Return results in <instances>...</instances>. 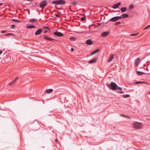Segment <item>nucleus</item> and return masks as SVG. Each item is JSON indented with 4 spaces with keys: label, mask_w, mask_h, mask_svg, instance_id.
<instances>
[{
    "label": "nucleus",
    "mask_w": 150,
    "mask_h": 150,
    "mask_svg": "<svg viewBox=\"0 0 150 150\" xmlns=\"http://www.w3.org/2000/svg\"><path fill=\"white\" fill-rule=\"evenodd\" d=\"M129 8L130 9H131L134 7V6L133 4H131L129 6Z\"/></svg>",
    "instance_id": "7c9ffc66"
},
{
    "label": "nucleus",
    "mask_w": 150,
    "mask_h": 150,
    "mask_svg": "<svg viewBox=\"0 0 150 150\" xmlns=\"http://www.w3.org/2000/svg\"><path fill=\"white\" fill-rule=\"evenodd\" d=\"M55 140H56V141L57 140V139H56Z\"/></svg>",
    "instance_id": "864d4df0"
},
{
    "label": "nucleus",
    "mask_w": 150,
    "mask_h": 150,
    "mask_svg": "<svg viewBox=\"0 0 150 150\" xmlns=\"http://www.w3.org/2000/svg\"><path fill=\"white\" fill-rule=\"evenodd\" d=\"M93 42L91 39L87 40L86 42V43L89 45H91L92 44Z\"/></svg>",
    "instance_id": "9b49d317"
},
{
    "label": "nucleus",
    "mask_w": 150,
    "mask_h": 150,
    "mask_svg": "<svg viewBox=\"0 0 150 150\" xmlns=\"http://www.w3.org/2000/svg\"><path fill=\"white\" fill-rule=\"evenodd\" d=\"M14 82H13V81L11 82V83H8V85H9V86H10V85H13L14 84Z\"/></svg>",
    "instance_id": "e433bc0d"
},
{
    "label": "nucleus",
    "mask_w": 150,
    "mask_h": 150,
    "mask_svg": "<svg viewBox=\"0 0 150 150\" xmlns=\"http://www.w3.org/2000/svg\"><path fill=\"white\" fill-rule=\"evenodd\" d=\"M121 23V22L120 21H118L117 22H116L115 23V25H117L119 24H120Z\"/></svg>",
    "instance_id": "c85d7f7f"
},
{
    "label": "nucleus",
    "mask_w": 150,
    "mask_h": 150,
    "mask_svg": "<svg viewBox=\"0 0 150 150\" xmlns=\"http://www.w3.org/2000/svg\"><path fill=\"white\" fill-rule=\"evenodd\" d=\"M106 85L110 89L113 90H117V85L116 83L113 82H112L110 83V84L108 83L106 84Z\"/></svg>",
    "instance_id": "f03ea898"
},
{
    "label": "nucleus",
    "mask_w": 150,
    "mask_h": 150,
    "mask_svg": "<svg viewBox=\"0 0 150 150\" xmlns=\"http://www.w3.org/2000/svg\"><path fill=\"white\" fill-rule=\"evenodd\" d=\"M53 91V90L52 89H49L46 90V92L47 93H51Z\"/></svg>",
    "instance_id": "f3484780"
},
{
    "label": "nucleus",
    "mask_w": 150,
    "mask_h": 150,
    "mask_svg": "<svg viewBox=\"0 0 150 150\" xmlns=\"http://www.w3.org/2000/svg\"><path fill=\"white\" fill-rule=\"evenodd\" d=\"M47 3L46 0L41 1L40 4V7L41 8H44L47 5Z\"/></svg>",
    "instance_id": "20e7f679"
},
{
    "label": "nucleus",
    "mask_w": 150,
    "mask_h": 150,
    "mask_svg": "<svg viewBox=\"0 0 150 150\" xmlns=\"http://www.w3.org/2000/svg\"><path fill=\"white\" fill-rule=\"evenodd\" d=\"M12 21H15V22H18V23H19V22H21V21H19V20H18V19H12Z\"/></svg>",
    "instance_id": "a878e982"
},
{
    "label": "nucleus",
    "mask_w": 150,
    "mask_h": 150,
    "mask_svg": "<svg viewBox=\"0 0 150 150\" xmlns=\"http://www.w3.org/2000/svg\"><path fill=\"white\" fill-rule=\"evenodd\" d=\"M53 4L57 5H63L66 2L63 0H57L51 2Z\"/></svg>",
    "instance_id": "7ed1b4c3"
},
{
    "label": "nucleus",
    "mask_w": 150,
    "mask_h": 150,
    "mask_svg": "<svg viewBox=\"0 0 150 150\" xmlns=\"http://www.w3.org/2000/svg\"><path fill=\"white\" fill-rule=\"evenodd\" d=\"M6 32H7V31L6 30H1V33H6Z\"/></svg>",
    "instance_id": "58836bf2"
},
{
    "label": "nucleus",
    "mask_w": 150,
    "mask_h": 150,
    "mask_svg": "<svg viewBox=\"0 0 150 150\" xmlns=\"http://www.w3.org/2000/svg\"><path fill=\"white\" fill-rule=\"evenodd\" d=\"M97 58H94L92 59L89 60L88 63L91 64L95 63L97 61Z\"/></svg>",
    "instance_id": "0eeeda50"
},
{
    "label": "nucleus",
    "mask_w": 150,
    "mask_h": 150,
    "mask_svg": "<svg viewBox=\"0 0 150 150\" xmlns=\"http://www.w3.org/2000/svg\"><path fill=\"white\" fill-rule=\"evenodd\" d=\"M132 126L136 129H140L142 128V124L141 122H135L132 123Z\"/></svg>",
    "instance_id": "f257e3e1"
},
{
    "label": "nucleus",
    "mask_w": 150,
    "mask_h": 150,
    "mask_svg": "<svg viewBox=\"0 0 150 150\" xmlns=\"http://www.w3.org/2000/svg\"><path fill=\"white\" fill-rule=\"evenodd\" d=\"M69 39L71 41H74L76 40V38L75 37H71Z\"/></svg>",
    "instance_id": "b1692460"
},
{
    "label": "nucleus",
    "mask_w": 150,
    "mask_h": 150,
    "mask_svg": "<svg viewBox=\"0 0 150 150\" xmlns=\"http://www.w3.org/2000/svg\"><path fill=\"white\" fill-rule=\"evenodd\" d=\"M150 27V25L146 26L144 29V30L148 29Z\"/></svg>",
    "instance_id": "f704fd0d"
},
{
    "label": "nucleus",
    "mask_w": 150,
    "mask_h": 150,
    "mask_svg": "<svg viewBox=\"0 0 150 150\" xmlns=\"http://www.w3.org/2000/svg\"><path fill=\"white\" fill-rule=\"evenodd\" d=\"M118 93H124V92L123 91H118Z\"/></svg>",
    "instance_id": "ea45409f"
},
{
    "label": "nucleus",
    "mask_w": 150,
    "mask_h": 150,
    "mask_svg": "<svg viewBox=\"0 0 150 150\" xmlns=\"http://www.w3.org/2000/svg\"><path fill=\"white\" fill-rule=\"evenodd\" d=\"M120 115L122 116L123 117L126 118H129V117L128 116H126L123 114H120Z\"/></svg>",
    "instance_id": "393cba45"
},
{
    "label": "nucleus",
    "mask_w": 150,
    "mask_h": 150,
    "mask_svg": "<svg viewBox=\"0 0 150 150\" xmlns=\"http://www.w3.org/2000/svg\"><path fill=\"white\" fill-rule=\"evenodd\" d=\"M48 32V31H47V30H44V33H47V32Z\"/></svg>",
    "instance_id": "a18cd8bd"
},
{
    "label": "nucleus",
    "mask_w": 150,
    "mask_h": 150,
    "mask_svg": "<svg viewBox=\"0 0 150 150\" xmlns=\"http://www.w3.org/2000/svg\"><path fill=\"white\" fill-rule=\"evenodd\" d=\"M54 35L57 37H62L64 35V34L63 33L58 32H54Z\"/></svg>",
    "instance_id": "39448f33"
},
{
    "label": "nucleus",
    "mask_w": 150,
    "mask_h": 150,
    "mask_svg": "<svg viewBox=\"0 0 150 150\" xmlns=\"http://www.w3.org/2000/svg\"><path fill=\"white\" fill-rule=\"evenodd\" d=\"M71 52H73L74 50V49L73 48H71Z\"/></svg>",
    "instance_id": "c03bdc74"
},
{
    "label": "nucleus",
    "mask_w": 150,
    "mask_h": 150,
    "mask_svg": "<svg viewBox=\"0 0 150 150\" xmlns=\"http://www.w3.org/2000/svg\"><path fill=\"white\" fill-rule=\"evenodd\" d=\"M18 79V77H16L15 79L13 81V82H14V83H15V82H16L17 81V80Z\"/></svg>",
    "instance_id": "473e14b6"
},
{
    "label": "nucleus",
    "mask_w": 150,
    "mask_h": 150,
    "mask_svg": "<svg viewBox=\"0 0 150 150\" xmlns=\"http://www.w3.org/2000/svg\"><path fill=\"white\" fill-rule=\"evenodd\" d=\"M135 84H141V81H139L136 82L135 83Z\"/></svg>",
    "instance_id": "c9c22d12"
},
{
    "label": "nucleus",
    "mask_w": 150,
    "mask_h": 150,
    "mask_svg": "<svg viewBox=\"0 0 150 150\" xmlns=\"http://www.w3.org/2000/svg\"><path fill=\"white\" fill-rule=\"evenodd\" d=\"M114 58V55H111L109 57L108 59V62H110Z\"/></svg>",
    "instance_id": "2eb2a0df"
},
{
    "label": "nucleus",
    "mask_w": 150,
    "mask_h": 150,
    "mask_svg": "<svg viewBox=\"0 0 150 150\" xmlns=\"http://www.w3.org/2000/svg\"><path fill=\"white\" fill-rule=\"evenodd\" d=\"M138 34V33H133L130 35V36H133L137 35Z\"/></svg>",
    "instance_id": "bb28decb"
},
{
    "label": "nucleus",
    "mask_w": 150,
    "mask_h": 150,
    "mask_svg": "<svg viewBox=\"0 0 150 150\" xmlns=\"http://www.w3.org/2000/svg\"><path fill=\"white\" fill-rule=\"evenodd\" d=\"M44 39L49 40V41H54L55 40L54 39L51 38H50L49 37L47 36V35H44Z\"/></svg>",
    "instance_id": "6e6552de"
},
{
    "label": "nucleus",
    "mask_w": 150,
    "mask_h": 150,
    "mask_svg": "<svg viewBox=\"0 0 150 150\" xmlns=\"http://www.w3.org/2000/svg\"><path fill=\"white\" fill-rule=\"evenodd\" d=\"M42 29L41 28H39L35 32V35H37L40 34L42 32Z\"/></svg>",
    "instance_id": "423d86ee"
},
{
    "label": "nucleus",
    "mask_w": 150,
    "mask_h": 150,
    "mask_svg": "<svg viewBox=\"0 0 150 150\" xmlns=\"http://www.w3.org/2000/svg\"><path fill=\"white\" fill-rule=\"evenodd\" d=\"M55 16L56 17H57V18H59L60 17V16L59 15H58L57 14H56L55 15Z\"/></svg>",
    "instance_id": "a19ab883"
},
{
    "label": "nucleus",
    "mask_w": 150,
    "mask_h": 150,
    "mask_svg": "<svg viewBox=\"0 0 150 150\" xmlns=\"http://www.w3.org/2000/svg\"><path fill=\"white\" fill-rule=\"evenodd\" d=\"M5 36H11L13 37H14V34L12 33H8L6 34H5Z\"/></svg>",
    "instance_id": "412c9836"
},
{
    "label": "nucleus",
    "mask_w": 150,
    "mask_h": 150,
    "mask_svg": "<svg viewBox=\"0 0 150 150\" xmlns=\"http://www.w3.org/2000/svg\"><path fill=\"white\" fill-rule=\"evenodd\" d=\"M141 84H146V82L145 81H141Z\"/></svg>",
    "instance_id": "79ce46f5"
},
{
    "label": "nucleus",
    "mask_w": 150,
    "mask_h": 150,
    "mask_svg": "<svg viewBox=\"0 0 150 150\" xmlns=\"http://www.w3.org/2000/svg\"><path fill=\"white\" fill-rule=\"evenodd\" d=\"M36 21H38V20L35 19V18H33L30 19L29 21L31 23H33L34 22H35Z\"/></svg>",
    "instance_id": "4be33fe9"
},
{
    "label": "nucleus",
    "mask_w": 150,
    "mask_h": 150,
    "mask_svg": "<svg viewBox=\"0 0 150 150\" xmlns=\"http://www.w3.org/2000/svg\"><path fill=\"white\" fill-rule=\"evenodd\" d=\"M15 26L14 25H12L11 26V28L13 29H14L15 28Z\"/></svg>",
    "instance_id": "72a5a7b5"
},
{
    "label": "nucleus",
    "mask_w": 150,
    "mask_h": 150,
    "mask_svg": "<svg viewBox=\"0 0 150 150\" xmlns=\"http://www.w3.org/2000/svg\"><path fill=\"white\" fill-rule=\"evenodd\" d=\"M100 50L99 49H97L95 51H93L90 55V56H92L94 54H96Z\"/></svg>",
    "instance_id": "dca6fc26"
},
{
    "label": "nucleus",
    "mask_w": 150,
    "mask_h": 150,
    "mask_svg": "<svg viewBox=\"0 0 150 150\" xmlns=\"http://www.w3.org/2000/svg\"><path fill=\"white\" fill-rule=\"evenodd\" d=\"M121 3L120 2H118L117 4H114L112 6V8L114 9L117 8L120 5Z\"/></svg>",
    "instance_id": "1a4fd4ad"
},
{
    "label": "nucleus",
    "mask_w": 150,
    "mask_h": 150,
    "mask_svg": "<svg viewBox=\"0 0 150 150\" xmlns=\"http://www.w3.org/2000/svg\"><path fill=\"white\" fill-rule=\"evenodd\" d=\"M117 89H118L119 90H122V89L121 87H120L118 86H117Z\"/></svg>",
    "instance_id": "4c0bfd02"
},
{
    "label": "nucleus",
    "mask_w": 150,
    "mask_h": 150,
    "mask_svg": "<svg viewBox=\"0 0 150 150\" xmlns=\"http://www.w3.org/2000/svg\"><path fill=\"white\" fill-rule=\"evenodd\" d=\"M116 18L117 19V20H118L120 19H121L122 18V16H121H121H116Z\"/></svg>",
    "instance_id": "c756f323"
},
{
    "label": "nucleus",
    "mask_w": 150,
    "mask_h": 150,
    "mask_svg": "<svg viewBox=\"0 0 150 150\" xmlns=\"http://www.w3.org/2000/svg\"><path fill=\"white\" fill-rule=\"evenodd\" d=\"M140 61V59L139 58H138L136 59L134 62V65L135 66H136L138 64H139V61Z\"/></svg>",
    "instance_id": "ddd939ff"
},
{
    "label": "nucleus",
    "mask_w": 150,
    "mask_h": 150,
    "mask_svg": "<svg viewBox=\"0 0 150 150\" xmlns=\"http://www.w3.org/2000/svg\"><path fill=\"white\" fill-rule=\"evenodd\" d=\"M98 24L99 25H101V23H99Z\"/></svg>",
    "instance_id": "3c124183"
},
{
    "label": "nucleus",
    "mask_w": 150,
    "mask_h": 150,
    "mask_svg": "<svg viewBox=\"0 0 150 150\" xmlns=\"http://www.w3.org/2000/svg\"><path fill=\"white\" fill-rule=\"evenodd\" d=\"M26 27L28 29H31L33 28H35L36 27L33 25H30L27 24L26 25Z\"/></svg>",
    "instance_id": "4468645a"
},
{
    "label": "nucleus",
    "mask_w": 150,
    "mask_h": 150,
    "mask_svg": "<svg viewBox=\"0 0 150 150\" xmlns=\"http://www.w3.org/2000/svg\"><path fill=\"white\" fill-rule=\"evenodd\" d=\"M119 8L121 9V11L123 12H125L127 11V8L126 7H124L121 8Z\"/></svg>",
    "instance_id": "a211bd4d"
},
{
    "label": "nucleus",
    "mask_w": 150,
    "mask_h": 150,
    "mask_svg": "<svg viewBox=\"0 0 150 150\" xmlns=\"http://www.w3.org/2000/svg\"><path fill=\"white\" fill-rule=\"evenodd\" d=\"M76 3H77L76 2H74L72 4L74 5H75L76 4Z\"/></svg>",
    "instance_id": "37998d69"
},
{
    "label": "nucleus",
    "mask_w": 150,
    "mask_h": 150,
    "mask_svg": "<svg viewBox=\"0 0 150 150\" xmlns=\"http://www.w3.org/2000/svg\"><path fill=\"white\" fill-rule=\"evenodd\" d=\"M118 21L117 19L116 18V16L113 17L110 19L108 21V22L109 21H111V22H115L117 21Z\"/></svg>",
    "instance_id": "9d476101"
},
{
    "label": "nucleus",
    "mask_w": 150,
    "mask_h": 150,
    "mask_svg": "<svg viewBox=\"0 0 150 150\" xmlns=\"http://www.w3.org/2000/svg\"><path fill=\"white\" fill-rule=\"evenodd\" d=\"M26 0L28 1H31V2H32L33 1V0Z\"/></svg>",
    "instance_id": "49530a36"
},
{
    "label": "nucleus",
    "mask_w": 150,
    "mask_h": 150,
    "mask_svg": "<svg viewBox=\"0 0 150 150\" xmlns=\"http://www.w3.org/2000/svg\"><path fill=\"white\" fill-rule=\"evenodd\" d=\"M86 17L85 16L81 18V20L82 21H83L86 19Z\"/></svg>",
    "instance_id": "2f4dec72"
},
{
    "label": "nucleus",
    "mask_w": 150,
    "mask_h": 150,
    "mask_svg": "<svg viewBox=\"0 0 150 150\" xmlns=\"http://www.w3.org/2000/svg\"><path fill=\"white\" fill-rule=\"evenodd\" d=\"M43 28L44 29H47L49 30H50V29L49 28L48 26H44L43 27Z\"/></svg>",
    "instance_id": "cd10ccee"
},
{
    "label": "nucleus",
    "mask_w": 150,
    "mask_h": 150,
    "mask_svg": "<svg viewBox=\"0 0 150 150\" xmlns=\"http://www.w3.org/2000/svg\"><path fill=\"white\" fill-rule=\"evenodd\" d=\"M120 11H115V12H120Z\"/></svg>",
    "instance_id": "8fccbe9b"
},
{
    "label": "nucleus",
    "mask_w": 150,
    "mask_h": 150,
    "mask_svg": "<svg viewBox=\"0 0 150 150\" xmlns=\"http://www.w3.org/2000/svg\"><path fill=\"white\" fill-rule=\"evenodd\" d=\"M109 33V32H104L101 33V36L103 37H105L107 36Z\"/></svg>",
    "instance_id": "f8f14e48"
},
{
    "label": "nucleus",
    "mask_w": 150,
    "mask_h": 150,
    "mask_svg": "<svg viewBox=\"0 0 150 150\" xmlns=\"http://www.w3.org/2000/svg\"><path fill=\"white\" fill-rule=\"evenodd\" d=\"M2 51L1 50H0V55L2 54Z\"/></svg>",
    "instance_id": "de8ad7c7"
},
{
    "label": "nucleus",
    "mask_w": 150,
    "mask_h": 150,
    "mask_svg": "<svg viewBox=\"0 0 150 150\" xmlns=\"http://www.w3.org/2000/svg\"><path fill=\"white\" fill-rule=\"evenodd\" d=\"M130 96L129 94H125L122 95V97L124 98H127L129 97Z\"/></svg>",
    "instance_id": "5701e85b"
},
{
    "label": "nucleus",
    "mask_w": 150,
    "mask_h": 150,
    "mask_svg": "<svg viewBox=\"0 0 150 150\" xmlns=\"http://www.w3.org/2000/svg\"><path fill=\"white\" fill-rule=\"evenodd\" d=\"M137 74L139 75H142L144 74H145L143 72H142L140 71H137Z\"/></svg>",
    "instance_id": "6ab92c4d"
},
{
    "label": "nucleus",
    "mask_w": 150,
    "mask_h": 150,
    "mask_svg": "<svg viewBox=\"0 0 150 150\" xmlns=\"http://www.w3.org/2000/svg\"><path fill=\"white\" fill-rule=\"evenodd\" d=\"M62 8H59V10H62Z\"/></svg>",
    "instance_id": "603ef678"
},
{
    "label": "nucleus",
    "mask_w": 150,
    "mask_h": 150,
    "mask_svg": "<svg viewBox=\"0 0 150 150\" xmlns=\"http://www.w3.org/2000/svg\"><path fill=\"white\" fill-rule=\"evenodd\" d=\"M2 5V3H0V6H1Z\"/></svg>",
    "instance_id": "09e8293b"
},
{
    "label": "nucleus",
    "mask_w": 150,
    "mask_h": 150,
    "mask_svg": "<svg viewBox=\"0 0 150 150\" xmlns=\"http://www.w3.org/2000/svg\"><path fill=\"white\" fill-rule=\"evenodd\" d=\"M129 15L127 14H123L121 15V16L124 18H127L129 17Z\"/></svg>",
    "instance_id": "aec40b11"
}]
</instances>
